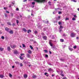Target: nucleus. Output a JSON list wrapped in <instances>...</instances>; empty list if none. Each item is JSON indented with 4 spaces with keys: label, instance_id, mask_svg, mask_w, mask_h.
<instances>
[{
    "label": "nucleus",
    "instance_id": "obj_2",
    "mask_svg": "<svg viewBox=\"0 0 79 79\" xmlns=\"http://www.w3.org/2000/svg\"><path fill=\"white\" fill-rule=\"evenodd\" d=\"M52 41V40H49V44L51 47H53V44H52L51 42Z\"/></svg>",
    "mask_w": 79,
    "mask_h": 79
},
{
    "label": "nucleus",
    "instance_id": "obj_25",
    "mask_svg": "<svg viewBox=\"0 0 79 79\" xmlns=\"http://www.w3.org/2000/svg\"><path fill=\"white\" fill-rule=\"evenodd\" d=\"M45 57H46V58H48V55L47 54H46L45 56Z\"/></svg>",
    "mask_w": 79,
    "mask_h": 79
},
{
    "label": "nucleus",
    "instance_id": "obj_40",
    "mask_svg": "<svg viewBox=\"0 0 79 79\" xmlns=\"http://www.w3.org/2000/svg\"><path fill=\"white\" fill-rule=\"evenodd\" d=\"M59 31L60 32H61V31H62V29L60 28H59Z\"/></svg>",
    "mask_w": 79,
    "mask_h": 79
},
{
    "label": "nucleus",
    "instance_id": "obj_30",
    "mask_svg": "<svg viewBox=\"0 0 79 79\" xmlns=\"http://www.w3.org/2000/svg\"><path fill=\"white\" fill-rule=\"evenodd\" d=\"M60 61H64V59H60Z\"/></svg>",
    "mask_w": 79,
    "mask_h": 79
},
{
    "label": "nucleus",
    "instance_id": "obj_35",
    "mask_svg": "<svg viewBox=\"0 0 79 79\" xmlns=\"http://www.w3.org/2000/svg\"><path fill=\"white\" fill-rule=\"evenodd\" d=\"M22 45H23V47L24 48V47H26V46H25V45L24 44H22Z\"/></svg>",
    "mask_w": 79,
    "mask_h": 79
},
{
    "label": "nucleus",
    "instance_id": "obj_14",
    "mask_svg": "<svg viewBox=\"0 0 79 79\" xmlns=\"http://www.w3.org/2000/svg\"><path fill=\"white\" fill-rule=\"evenodd\" d=\"M4 76L3 75H0V77L1 78H3Z\"/></svg>",
    "mask_w": 79,
    "mask_h": 79
},
{
    "label": "nucleus",
    "instance_id": "obj_63",
    "mask_svg": "<svg viewBox=\"0 0 79 79\" xmlns=\"http://www.w3.org/2000/svg\"><path fill=\"white\" fill-rule=\"evenodd\" d=\"M32 8H34V6H32Z\"/></svg>",
    "mask_w": 79,
    "mask_h": 79
},
{
    "label": "nucleus",
    "instance_id": "obj_48",
    "mask_svg": "<svg viewBox=\"0 0 79 79\" xmlns=\"http://www.w3.org/2000/svg\"><path fill=\"white\" fill-rule=\"evenodd\" d=\"M16 11H18V10H19V9L18 8H16Z\"/></svg>",
    "mask_w": 79,
    "mask_h": 79
},
{
    "label": "nucleus",
    "instance_id": "obj_26",
    "mask_svg": "<svg viewBox=\"0 0 79 79\" xmlns=\"http://www.w3.org/2000/svg\"><path fill=\"white\" fill-rule=\"evenodd\" d=\"M19 58H20V59H21V60H23V57H21V56H20Z\"/></svg>",
    "mask_w": 79,
    "mask_h": 79
},
{
    "label": "nucleus",
    "instance_id": "obj_10",
    "mask_svg": "<svg viewBox=\"0 0 79 79\" xmlns=\"http://www.w3.org/2000/svg\"><path fill=\"white\" fill-rule=\"evenodd\" d=\"M23 77L24 78H27V75L26 74H25L24 75Z\"/></svg>",
    "mask_w": 79,
    "mask_h": 79
},
{
    "label": "nucleus",
    "instance_id": "obj_33",
    "mask_svg": "<svg viewBox=\"0 0 79 79\" xmlns=\"http://www.w3.org/2000/svg\"><path fill=\"white\" fill-rule=\"evenodd\" d=\"M20 66H21V67H22V66H23V64H22V63L20 64Z\"/></svg>",
    "mask_w": 79,
    "mask_h": 79
},
{
    "label": "nucleus",
    "instance_id": "obj_43",
    "mask_svg": "<svg viewBox=\"0 0 79 79\" xmlns=\"http://www.w3.org/2000/svg\"><path fill=\"white\" fill-rule=\"evenodd\" d=\"M49 54H52V52L51 51H49Z\"/></svg>",
    "mask_w": 79,
    "mask_h": 79
},
{
    "label": "nucleus",
    "instance_id": "obj_45",
    "mask_svg": "<svg viewBox=\"0 0 79 79\" xmlns=\"http://www.w3.org/2000/svg\"><path fill=\"white\" fill-rule=\"evenodd\" d=\"M67 79V78H66V77H63L62 78V79Z\"/></svg>",
    "mask_w": 79,
    "mask_h": 79
},
{
    "label": "nucleus",
    "instance_id": "obj_36",
    "mask_svg": "<svg viewBox=\"0 0 79 79\" xmlns=\"http://www.w3.org/2000/svg\"><path fill=\"white\" fill-rule=\"evenodd\" d=\"M73 17L74 18H77V16H76V15H74Z\"/></svg>",
    "mask_w": 79,
    "mask_h": 79
},
{
    "label": "nucleus",
    "instance_id": "obj_56",
    "mask_svg": "<svg viewBox=\"0 0 79 79\" xmlns=\"http://www.w3.org/2000/svg\"><path fill=\"white\" fill-rule=\"evenodd\" d=\"M73 1L74 2H76V1L75 0H73Z\"/></svg>",
    "mask_w": 79,
    "mask_h": 79
},
{
    "label": "nucleus",
    "instance_id": "obj_7",
    "mask_svg": "<svg viewBox=\"0 0 79 79\" xmlns=\"http://www.w3.org/2000/svg\"><path fill=\"white\" fill-rule=\"evenodd\" d=\"M11 47L12 48H16V45H12L11 46Z\"/></svg>",
    "mask_w": 79,
    "mask_h": 79
},
{
    "label": "nucleus",
    "instance_id": "obj_42",
    "mask_svg": "<svg viewBox=\"0 0 79 79\" xmlns=\"http://www.w3.org/2000/svg\"><path fill=\"white\" fill-rule=\"evenodd\" d=\"M61 11H59L58 12V14H59V15H60V14H61Z\"/></svg>",
    "mask_w": 79,
    "mask_h": 79
},
{
    "label": "nucleus",
    "instance_id": "obj_57",
    "mask_svg": "<svg viewBox=\"0 0 79 79\" xmlns=\"http://www.w3.org/2000/svg\"><path fill=\"white\" fill-rule=\"evenodd\" d=\"M27 1V0H24L23 1V2H26Z\"/></svg>",
    "mask_w": 79,
    "mask_h": 79
},
{
    "label": "nucleus",
    "instance_id": "obj_55",
    "mask_svg": "<svg viewBox=\"0 0 79 79\" xmlns=\"http://www.w3.org/2000/svg\"><path fill=\"white\" fill-rule=\"evenodd\" d=\"M5 17H7V15L6 14H5Z\"/></svg>",
    "mask_w": 79,
    "mask_h": 79
},
{
    "label": "nucleus",
    "instance_id": "obj_54",
    "mask_svg": "<svg viewBox=\"0 0 79 79\" xmlns=\"http://www.w3.org/2000/svg\"><path fill=\"white\" fill-rule=\"evenodd\" d=\"M11 16H13V14H11Z\"/></svg>",
    "mask_w": 79,
    "mask_h": 79
},
{
    "label": "nucleus",
    "instance_id": "obj_20",
    "mask_svg": "<svg viewBox=\"0 0 79 79\" xmlns=\"http://www.w3.org/2000/svg\"><path fill=\"white\" fill-rule=\"evenodd\" d=\"M36 76L35 75H33L32 76L33 78H36Z\"/></svg>",
    "mask_w": 79,
    "mask_h": 79
},
{
    "label": "nucleus",
    "instance_id": "obj_19",
    "mask_svg": "<svg viewBox=\"0 0 79 79\" xmlns=\"http://www.w3.org/2000/svg\"><path fill=\"white\" fill-rule=\"evenodd\" d=\"M29 32H31V30H28L27 31V32L28 33H29Z\"/></svg>",
    "mask_w": 79,
    "mask_h": 79
},
{
    "label": "nucleus",
    "instance_id": "obj_6",
    "mask_svg": "<svg viewBox=\"0 0 79 79\" xmlns=\"http://www.w3.org/2000/svg\"><path fill=\"white\" fill-rule=\"evenodd\" d=\"M53 71V69H51V68L48 69V71L49 72H51V71Z\"/></svg>",
    "mask_w": 79,
    "mask_h": 79
},
{
    "label": "nucleus",
    "instance_id": "obj_46",
    "mask_svg": "<svg viewBox=\"0 0 79 79\" xmlns=\"http://www.w3.org/2000/svg\"><path fill=\"white\" fill-rule=\"evenodd\" d=\"M63 37H66V34H64L63 35Z\"/></svg>",
    "mask_w": 79,
    "mask_h": 79
},
{
    "label": "nucleus",
    "instance_id": "obj_44",
    "mask_svg": "<svg viewBox=\"0 0 79 79\" xmlns=\"http://www.w3.org/2000/svg\"><path fill=\"white\" fill-rule=\"evenodd\" d=\"M69 19L68 18H67L65 19V20H69Z\"/></svg>",
    "mask_w": 79,
    "mask_h": 79
},
{
    "label": "nucleus",
    "instance_id": "obj_34",
    "mask_svg": "<svg viewBox=\"0 0 79 79\" xmlns=\"http://www.w3.org/2000/svg\"><path fill=\"white\" fill-rule=\"evenodd\" d=\"M60 74L61 75V76H62V77H64V75H63V74Z\"/></svg>",
    "mask_w": 79,
    "mask_h": 79
},
{
    "label": "nucleus",
    "instance_id": "obj_47",
    "mask_svg": "<svg viewBox=\"0 0 79 79\" xmlns=\"http://www.w3.org/2000/svg\"><path fill=\"white\" fill-rule=\"evenodd\" d=\"M61 23L60 22H58V24H59V25H60V24H61Z\"/></svg>",
    "mask_w": 79,
    "mask_h": 79
},
{
    "label": "nucleus",
    "instance_id": "obj_53",
    "mask_svg": "<svg viewBox=\"0 0 79 79\" xmlns=\"http://www.w3.org/2000/svg\"><path fill=\"white\" fill-rule=\"evenodd\" d=\"M7 8H6V7H4V9L5 10H6V9Z\"/></svg>",
    "mask_w": 79,
    "mask_h": 79
},
{
    "label": "nucleus",
    "instance_id": "obj_59",
    "mask_svg": "<svg viewBox=\"0 0 79 79\" xmlns=\"http://www.w3.org/2000/svg\"><path fill=\"white\" fill-rule=\"evenodd\" d=\"M15 68V66H12V68Z\"/></svg>",
    "mask_w": 79,
    "mask_h": 79
},
{
    "label": "nucleus",
    "instance_id": "obj_16",
    "mask_svg": "<svg viewBox=\"0 0 79 79\" xmlns=\"http://www.w3.org/2000/svg\"><path fill=\"white\" fill-rule=\"evenodd\" d=\"M27 57L28 58H30L31 57V55H30L29 54H27Z\"/></svg>",
    "mask_w": 79,
    "mask_h": 79
},
{
    "label": "nucleus",
    "instance_id": "obj_5",
    "mask_svg": "<svg viewBox=\"0 0 79 79\" xmlns=\"http://www.w3.org/2000/svg\"><path fill=\"white\" fill-rule=\"evenodd\" d=\"M27 52L29 54H31V53H32V51H31V50H28L27 51Z\"/></svg>",
    "mask_w": 79,
    "mask_h": 79
},
{
    "label": "nucleus",
    "instance_id": "obj_58",
    "mask_svg": "<svg viewBox=\"0 0 79 79\" xmlns=\"http://www.w3.org/2000/svg\"><path fill=\"white\" fill-rule=\"evenodd\" d=\"M76 39H77V40L79 39V37H76Z\"/></svg>",
    "mask_w": 79,
    "mask_h": 79
},
{
    "label": "nucleus",
    "instance_id": "obj_41",
    "mask_svg": "<svg viewBox=\"0 0 79 79\" xmlns=\"http://www.w3.org/2000/svg\"><path fill=\"white\" fill-rule=\"evenodd\" d=\"M16 22H17V24H18V23H19V21H18V20H16Z\"/></svg>",
    "mask_w": 79,
    "mask_h": 79
},
{
    "label": "nucleus",
    "instance_id": "obj_23",
    "mask_svg": "<svg viewBox=\"0 0 79 79\" xmlns=\"http://www.w3.org/2000/svg\"><path fill=\"white\" fill-rule=\"evenodd\" d=\"M44 51L45 53H47V52H48V51L47 50H44Z\"/></svg>",
    "mask_w": 79,
    "mask_h": 79
},
{
    "label": "nucleus",
    "instance_id": "obj_37",
    "mask_svg": "<svg viewBox=\"0 0 79 79\" xmlns=\"http://www.w3.org/2000/svg\"><path fill=\"white\" fill-rule=\"evenodd\" d=\"M60 74H63V71L62 70H61L60 71Z\"/></svg>",
    "mask_w": 79,
    "mask_h": 79
},
{
    "label": "nucleus",
    "instance_id": "obj_11",
    "mask_svg": "<svg viewBox=\"0 0 79 79\" xmlns=\"http://www.w3.org/2000/svg\"><path fill=\"white\" fill-rule=\"evenodd\" d=\"M14 51L15 54H18V51Z\"/></svg>",
    "mask_w": 79,
    "mask_h": 79
},
{
    "label": "nucleus",
    "instance_id": "obj_21",
    "mask_svg": "<svg viewBox=\"0 0 79 79\" xmlns=\"http://www.w3.org/2000/svg\"><path fill=\"white\" fill-rule=\"evenodd\" d=\"M23 31L24 32H26L27 31V30H26L25 28H23Z\"/></svg>",
    "mask_w": 79,
    "mask_h": 79
},
{
    "label": "nucleus",
    "instance_id": "obj_32",
    "mask_svg": "<svg viewBox=\"0 0 79 79\" xmlns=\"http://www.w3.org/2000/svg\"><path fill=\"white\" fill-rule=\"evenodd\" d=\"M34 32L35 34H37V31H35Z\"/></svg>",
    "mask_w": 79,
    "mask_h": 79
},
{
    "label": "nucleus",
    "instance_id": "obj_64",
    "mask_svg": "<svg viewBox=\"0 0 79 79\" xmlns=\"http://www.w3.org/2000/svg\"><path fill=\"white\" fill-rule=\"evenodd\" d=\"M77 10L79 11V8H78Z\"/></svg>",
    "mask_w": 79,
    "mask_h": 79
},
{
    "label": "nucleus",
    "instance_id": "obj_61",
    "mask_svg": "<svg viewBox=\"0 0 79 79\" xmlns=\"http://www.w3.org/2000/svg\"><path fill=\"white\" fill-rule=\"evenodd\" d=\"M52 77H53V76H54V75L53 74L52 75Z\"/></svg>",
    "mask_w": 79,
    "mask_h": 79
},
{
    "label": "nucleus",
    "instance_id": "obj_27",
    "mask_svg": "<svg viewBox=\"0 0 79 79\" xmlns=\"http://www.w3.org/2000/svg\"><path fill=\"white\" fill-rule=\"evenodd\" d=\"M9 76L10 77H12V75H11V74L9 73Z\"/></svg>",
    "mask_w": 79,
    "mask_h": 79
},
{
    "label": "nucleus",
    "instance_id": "obj_12",
    "mask_svg": "<svg viewBox=\"0 0 79 79\" xmlns=\"http://www.w3.org/2000/svg\"><path fill=\"white\" fill-rule=\"evenodd\" d=\"M60 42H64V39H60Z\"/></svg>",
    "mask_w": 79,
    "mask_h": 79
},
{
    "label": "nucleus",
    "instance_id": "obj_17",
    "mask_svg": "<svg viewBox=\"0 0 79 79\" xmlns=\"http://www.w3.org/2000/svg\"><path fill=\"white\" fill-rule=\"evenodd\" d=\"M69 50H70L71 51H72L73 50V48H69Z\"/></svg>",
    "mask_w": 79,
    "mask_h": 79
},
{
    "label": "nucleus",
    "instance_id": "obj_62",
    "mask_svg": "<svg viewBox=\"0 0 79 79\" xmlns=\"http://www.w3.org/2000/svg\"><path fill=\"white\" fill-rule=\"evenodd\" d=\"M58 18H59V19H60V16L58 17Z\"/></svg>",
    "mask_w": 79,
    "mask_h": 79
},
{
    "label": "nucleus",
    "instance_id": "obj_15",
    "mask_svg": "<svg viewBox=\"0 0 79 79\" xmlns=\"http://www.w3.org/2000/svg\"><path fill=\"white\" fill-rule=\"evenodd\" d=\"M11 48H10V46H8L7 47V50H8V51H10V50Z\"/></svg>",
    "mask_w": 79,
    "mask_h": 79
},
{
    "label": "nucleus",
    "instance_id": "obj_50",
    "mask_svg": "<svg viewBox=\"0 0 79 79\" xmlns=\"http://www.w3.org/2000/svg\"><path fill=\"white\" fill-rule=\"evenodd\" d=\"M47 73L46 72L44 73V75H45V76H46V75H47Z\"/></svg>",
    "mask_w": 79,
    "mask_h": 79
},
{
    "label": "nucleus",
    "instance_id": "obj_3",
    "mask_svg": "<svg viewBox=\"0 0 79 79\" xmlns=\"http://www.w3.org/2000/svg\"><path fill=\"white\" fill-rule=\"evenodd\" d=\"M43 38L44 40H47V37L46 36H43Z\"/></svg>",
    "mask_w": 79,
    "mask_h": 79
},
{
    "label": "nucleus",
    "instance_id": "obj_60",
    "mask_svg": "<svg viewBox=\"0 0 79 79\" xmlns=\"http://www.w3.org/2000/svg\"><path fill=\"white\" fill-rule=\"evenodd\" d=\"M48 3L49 4H50V3H51V2L50 1H49V2H48Z\"/></svg>",
    "mask_w": 79,
    "mask_h": 79
},
{
    "label": "nucleus",
    "instance_id": "obj_29",
    "mask_svg": "<svg viewBox=\"0 0 79 79\" xmlns=\"http://www.w3.org/2000/svg\"><path fill=\"white\" fill-rule=\"evenodd\" d=\"M73 48H74V49H75L76 48H77V46H74L73 47Z\"/></svg>",
    "mask_w": 79,
    "mask_h": 79
},
{
    "label": "nucleus",
    "instance_id": "obj_24",
    "mask_svg": "<svg viewBox=\"0 0 79 79\" xmlns=\"http://www.w3.org/2000/svg\"><path fill=\"white\" fill-rule=\"evenodd\" d=\"M30 48H31V50H32V49H33V47H32V46H31V45H30Z\"/></svg>",
    "mask_w": 79,
    "mask_h": 79
},
{
    "label": "nucleus",
    "instance_id": "obj_22",
    "mask_svg": "<svg viewBox=\"0 0 79 79\" xmlns=\"http://www.w3.org/2000/svg\"><path fill=\"white\" fill-rule=\"evenodd\" d=\"M15 63H16V64H19V62L18 61L15 62Z\"/></svg>",
    "mask_w": 79,
    "mask_h": 79
},
{
    "label": "nucleus",
    "instance_id": "obj_9",
    "mask_svg": "<svg viewBox=\"0 0 79 79\" xmlns=\"http://www.w3.org/2000/svg\"><path fill=\"white\" fill-rule=\"evenodd\" d=\"M5 29L6 31H7L8 32H9V29L8 28V27H6L5 28Z\"/></svg>",
    "mask_w": 79,
    "mask_h": 79
},
{
    "label": "nucleus",
    "instance_id": "obj_51",
    "mask_svg": "<svg viewBox=\"0 0 79 79\" xmlns=\"http://www.w3.org/2000/svg\"><path fill=\"white\" fill-rule=\"evenodd\" d=\"M12 26H15V23H13L12 24Z\"/></svg>",
    "mask_w": 79,
    "mask_h": 79
},
{
    "label": "nucleus",
    "instance_id": "obj_8",
    "mask_svg": "<svg viewBox=\"0 0 79 79\" xmlns=\"http://www.w3.org/2000/svg\"><path fill=\"white\" fill-rule=\"evenodd\" d=\"M8 32H9V33H10V34H13V31L12 30L8 31Z\"/></svg>",
    "mask_w": 79,
    "mask_h": 79
},
{
    "label": "nucleus",
    "instance_id": "obj_52",
    "mask_svg": "<svg viewBox=\"0 0 79 79\" xmlns=\"http://www.w3.org/2000/svg\"><path fill=\"white\" fill-rule=\"evenodd\" d=\"M6 13H10V12L6 11Z\"/></svg>",
    "mask_w": 79,
    "mask_h": 79
},
{
    "label": "nucleus",
    "instance_id": "obj_28",
    "mask_svg": "<svg viewBox=\"0 0 79 79\" xmlns=\"http://www.w3.org/2000/svg\"><path fill=\"white\" fill-rule=\"evenodd\" d=\"M60 29H63V27L62 26H60Z\"/></svg>",
    "mask_w": 79,
    "mask_h": 79
},
{
    "label": "nucleus",
    "instance_id": "obj_18",
    "mask_svg": "<svg viewBox=\"0 0 79 79\" xmlns=\"http://www.w3.org/2000/svg\"><path fill=\"white\" fill-rule=\"evenodd\" d=\"M7 24H8V25H9V26H11V23L10 22H7Z\"/></svg>",
    "mask_w": 79,
    "mask_h": 79
},
{
    "label": "nucleus",
    "instance_id": "obj_31",
    "mask_svg": "<svg viewBox=\"0 0 79 79\" xmlns=\"http://www.w3.org/2000/svg\"><path fill=\"white\" fill-rule=\"evenodd\" d=\"M1 39H2L4 40V39H5V38L3 36H2L1 37Z\"/></svg>",
    "mask_w": 79,
    "mask_h": 79
},
{
    "label": "nucleus",
    "instance_id": "obj_1",
    "mask_svg": "<svg viewBox=\"0 0 79 79\" xmlns=\"http://www.w3.org/2000/svg\"><path fill=\"white\" fill-rule=\"evenodd\" d=\"M76 34L74 32H73L71 33L70 36L71 37H76Z\"/></svg>",
    "mask_w": 79,
    "mask_h": 79
},
{
    "label": "nucleus",
    "instance_id": "obj_38",
    "mask_svg": "<svg viewBox=\"0 0 79 79\" xmlns=\"http://www.w3.org/2000/svg\"><path fill=\"white\" fill-rule=\"evenodd\" d=\"M32 5H35V2H33L32 3Z\"/></svg>",
    "mask_w": 79,
    "mask_h": 79
},
{
    "label": "nucleus",
    "instance_id": "obj_4",
    "mask_svg": "<svg viewBox=\"0 0 79 79\" xmlns=\"http://www.w3.org/2000/svg\"><path fill=\"white\" fill-rule=\"evenodd\" d=\"M45 0H40V3H45Z\"/></svg>",
    "mask_w": 79,
    "mask_h": 79
},
{
    "label": "nucleus",
    "instance_id": "obj_49",
    "mask_svg": "<svg viewBox=\"0 0 79 79\" xmlns=\"http://www.w3.org/2000/svg\"><path fill=\"white\" fill-rule=\"evenodd\" d=\"M23 55H24V54H21V56H23Z\"/></svg>",
    "mask_w": 79,
    "mask_h": 79
},
{
    "label": "nucleus",
    "instance_id": "obj_13",
    "mask_svg": "<svg viewBox=\"0 0 79 79\" xmlns=\"http://www.w3.org/2000/svg\"><path fill=\"white\" fill-rule=\"evenodd\" d=\"M3 50H4V48H0V51H3Z\"/></svg>",
    "mask_w": 79,
    "mask_h": 79
},
{
    "label": "nucleus",
    "instance_id": "obj_39",
    "mask_svg": "<svg viewBox=\"0 0 79 79\" xmlns=\"http://www.w3.org/2000/svg\"><path fill=\"white\" fill-rule=\"evenodd\" d=\"M72 20H73V21H75V18H73L72 19Z\"/></svg>",
    "mask_w": 79,
    "mask_h": 79
}]
</instances>
